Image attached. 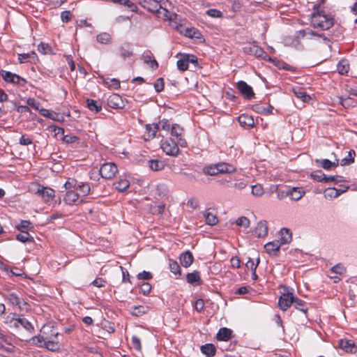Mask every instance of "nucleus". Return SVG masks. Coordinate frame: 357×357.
<instances>
[{"label": "nucleus", "mask_w": 357, "mask_h": 357, "mask_svg": "<svg viewBox=\"0 0 357 357\" xmlns=\"http://www.w3.org/2000/svg\"><path fill=\"white\" fill-rule=\"evenodd\" d=\"M311 22L315 28L328 30L333 25V19L324 13H317L312 15Z\"/></svg>", "instance_id": "f257e3e1"}, {"label": "nucleus", "mask_w": 357, "mask_h": 357, "mask_svg": "<svg viewBox=\"0 0 357 357\" xmlns=\"http://www.w3.org/2000/svg\"><path fill=\"white\" fill-rule=\"evenodd\" d=\"M6 323L9 324L10 327L18 328L19 326H21L30 333L34 332V328L30 321L24 317H17L15 314H13L11 318L10 316H8L6 318Z\"/></svg>", "instance_id": "f03ea898"}, {"label": "nucleus", "mask_w": 357, "mask_h": 357, "mask_svg": "<svg viewBox=\"0 0 357 357\" xmlns=\"http://www.w3.org/2000/svg\"><path fill=\"white\" fill-rule=\"evenodd\" d=\"M34 188L33 190L34 193L40 197L45 203L50 204L55 197V191L48 187H45L38 183H35L33 185Z\"/></svg>", "instance_id": "7ed1b4c3"}, {"label": "nucleus", "mask_w": 357, "mask_h": 357, "mask_svg": "<svg viewBox=\"0 0 357 357\" xmlns=\"http://www.w3.org/2000/svg\"><path fill=\"white\" fill-rule=\"evenodd\" d=\"M284 291L279 298L278 306L282 310L285 311L293 304L294 294L289 291L288 287H285Z\"/></svg>", "instance_id": "20e7f679"}, {"label": "nucleus", "mask_w": 357, "mask_h": 357, "mask_svg": "<svg viewBox=\"0 0 357 357\" xmlns=\"http://www.w3.org/2000/svg\"><path fill=\"white\" fill-rule=\"evenodd\" d=\"M160 146L167 155L176 156L179 153L178 144L171 138H167L165 140L162 141Z\"/></svg>", "instance_id": "39448f33"}, {"label": "nucleus", "mask_w": 357, "mask_h": 357, "mask_svg": "<svg viewBox=\"0 0 357 357\" xmlns=\"http://www.w3.org/2000/svg\"><path fill=\"white\" fill-rule=\"evenodd\" d=\"M50 333L47 335L45 347L48 350L55 351L59 349L60 345L59 341L55 340L59 333L54 330L50 329Z\"/></svg>", "instance_id": "423d86ee"}, {"label": "nucleus", "mask_w": 357, "mask_h": 357, "mask_svg": "<svg viewBox=\"0 0 357 357\" xmlns=\"http://www.w3.org/2000/svg\"><path fill=\"white\" fill-rule=\"evenodd\" d=\"M100 174L106 179L112 178L118 172L116 165L113 162L103 164L100 169Z\"/></svg>", "instance_id": "0eeeda50"}, {"label": "nucleus", "mask_w": 357, "mask_h": 357, "mask_svg": "<svg viewBox=\"0 0 357 357\" xmlns=\"http://www.w3.org/2000/svg\"><path fill=\"white\" fill-rule=\"evenodd\" d=\"M139 3L145 9L153 13L160 8V5H165L166 0H138Z\"/></svg>", "instance_id": "6e6552de"}, {"label": "nucleus", "mask_w": 357, "mask_h": 357, "mask_svg": "<svg viewBox=\"0 0 357 357\" xmlns=\"http://www.w3.org/2000/svg\"><path fill=\"white\" fill-rule=\"evenodd\" d=\"M183 129L178 124L172 126L170 134L177 139V143L182 147L186 146L187 142L183 137Z\"/></svg>", "instance_id": "1a4fd4ad"}, {"label": "nucleus", "mask_w": 357, "mask_h": 357, "mask_svg": "<svg viewBox=\"0 0 357 357\" xmlns=\"http://www.w3.org/2000/svg\"><path fill=\"white\" fill-rule=\"evenodd\" d=\"M51 328L50 326H44L41 330L43 335L34 336L31 338V342L33 344L39 347H45L47 335L49 332L47 331Z\"/></svg>", "instance_id": "9d476101"}, {"label": "nucleus", "mask_w": 357, "mask_h": 357, "mask_svg": "<svg viewBox=\"0 0 357 357\" xmlns=\"http://www.w3.org/2000/svg\"><path fill=\"white\" fill-rule=\"evenodd\" d=\"M237 89L247 99H252L255 97L252 88L244 81H239L237 83Z\"/></svg>", "instance_id": "9b49d317"}, {"label": "nucleus", "mask_w": 357, "mask_h": 357, "mask_svg": "<svg viewBox=\"0 0 357 357\" xmlns=\"http://www.w3.org/2000/svg\"><path fill=\"white\" fill-rule=\"evenodd\" d=\"M245 52L250 55H254L257 57H261L264 55H265L264 56L265 59L268 58V60H271V58L266 54L264 50L261 47L255 45H251L250 47H245Z\"/></svg>", "instance_id": "f8f14e48"}, {"label": "nucleus", "mask_w": 357, "mask_h": 357, "mask_svg": "<svg viewBox=\"0 0 357 357\" xmlns=\"http://www.w3.org/2000/svg\"><path fill=\"white\" fill-rule=\"evenodd\" d=\"M119 55L123 59L126 60L127 58H130L133 56V50L131 44L126 43L121 45L119 49Z\"/></svg>", "instance_id": "ddd939ff"}, {"label": "nucleus", "mask_w": 357, "mask_h": 357, "mask_svg": "<svg viewBox=\"0 0 357 357\" xmlns=\"http://www.w3.org/2000/svg\"><path fill=\"white\" fill-rule=\"evenodd\" d=\"M339 347L346 351L347 352H350L351 354H354L357 351V348L355 345V343L351 340L342 339L339 342Z\"/></svg>", "instance_id": "4468645a"}, {"label": "nucleus", "mask_w": 357, "mask_h": 357, "mask_svg": "<svg viewBox=\"0 0 357 357\" xmlns=\"http://www.w3.org/2000/svg\"><path fill=\"white\" fill-rule=\"evenodd\" d=\"M164 5H160V8L153 12L156 14L157 17L163 20H174L175 14L169 12L167 9L164 8Z\"/></svg>", "instance_id": "2eb2a0df"}, {"label": "nucleus", "mask_w": 357, "mask_h": 357, "mask_svg": "<svg viewBox=\"0 0 357 357\" xmlns=\"http://www.w3.org/2000/svg\"><path fill=\"white\" fill-rule=\"evenodd\" d=\"M281 245L282 244L279 241H273L267 243L264 245V249L266 250V252L268 253L269 255L276 256L278 255L280 251V248Z\"/></svg>", "instance_id": "dca6fc26"}, {"label": "nucleus", "mask_w": 357, "mask_h": 357, "mask_svg": "<svg viewBox=\"0 0 357 357\" xmlns=\"http://www.w3.org/2000/svg\"><path fill=\"white\" fill-rule=\"evenodd\" d=\"M238 121L240 125L245 128H250L255 126L253 117L248 114H241L238 116Z\"/></svg>", "instance_id": "f3484780"}, {"label": "nucleus", "mask_w": 357, "mask_h": 357, "mask_svg": "<svg viewBox=\"0 0 357 357\" xmlns=\"http://www.w3.org/2000/svg\"><path fill=\"white\" fill-rule=\"evenodd\" d=\"M107 105L112 108H121L123 107L121 97L118 94H113L110 96L107 99Z\"/></svg>", "instance_id": "a211bd4d"}, {"label": "nucleus", "mask_w": 357, "mask_h": 357, "mask_svg": "<svg viewBox=\"0 0 357 357\" xmlns=\"http://www.w3.org/2000/svg\"><path fill=\"white\" fill-rule=\"evenodd\" d=\"M179 259L181 265L188 268L192 264L194 257L190 251H186L181 255Z\"/></svg>", "instance_id": "6ab92c4d"}, {"label": "nucleus", "mask_w": 357, "mask_h": 357, "mask_svg": "<svg viewBox=\"0 0 357 357\" xmlns=\"http://www.w3.org/2000/svg\"><path fill=\"white\" fill-rule=\"evenodd\" d=\"M255 234L259 238L264 237L265 236L267 235L268 225H267L266 221H265V220L260 221L257 224V225L255 229Z\"/></svg>", "instance_id": "aec40b11"}, {"label": "nucleus", "mask_w": 357, "mask_h": 357, "mask_svg": "<svg viewBox=\"0 0 357 357\" xmlns=\"http://www.w3.org/2000/svg\"><path fill=\"white\" fill-rule=\"evenodd\" d=\"M216 164L219 174H230L236 172V167L231 164L226 162H219Z\"/></svg>", "instance_id": "412c9836"}, {"label": "nucleus", "mask_w": 357, "mask_h": 357, "mask_svg": "<svg viewBox=\"0 0 357 357\" xmlns=\"http://www.w3.org/2000/svg\"><path fill=\"white\" fill-rule=\"evenodd\" d=\"M159 130L158 124H148L146 126V134L144 135L145 139H150L155 136L157 131Z\"/></svg>", "instance_id": "4be33fe9"}, {"label": "nucleus", "mask_w": 357, "mask_h": 357, "mask_svg": "<svg viewBox=\"0 0 357 357\" xmlns=\"http://www.w3.org/2000/svg\"><path fill=\"white\" fill-rule=\"evenodd\" d=\"M231 330L227 328H221L217 334V339L220 341H227L231 338Z\"/></svg>", "instance_id": "5701e85b"}, {"label": "nucleus", "mask_w": 357, "mask_h": 357, "mask_svg": "<svg viewBox=\"0 0 357 357\" xmlns=\"http://www.w3.org/2000/svg\"><path fill=\"white\" fill-rule=\"evenodd\" d=\"M186 279L188 283L190 284H201L202 280L200 278L199 272L197 271H195L192 273H189L186 275Z\"/></svg>", "instance_id": "b1692460"}, {"label": "nucleus", "mask_w": 357, "mask_h": 357, "mask_svg": "<svg viewBox=\"0 0 357 357\" xmlns=\"http://www.w3.org/2000/svg\"><path fill=\"white\" fill-rule=\"evenodd\" d=\"M79 195L73 191L68 190L64 197L63 201L68 205H73L76 201L78 200Z\"/></svg>", "instance_id": "393cba45"}, {"label": "nucleus", "mask_w": 357, "mask_h": 357, "mask_svg": "<svg viewBox=\"0 0 357 357\" xmlns=\"http://www.w3.org/2000/svg\"><path fill=\"white\" fill-rule=\"evenodd\" d=\"M280 233L281 238H280V241H279L280 242V243L282 245L289 243L291 241V239H292L291 232L289 229L282 228L280 230Z\"/></svg>", "instance_id": "a878e982"}, {"label": "nucleus", "mask_w": 357, "mask_h": 357, "mask_svg": "<svg viewBox=\"0 0 357 357\" xmlns=\"http://www.w3.org/2000/svg\"><path fill=\"white\" fill-rule=\"evenodd\" d=\"M148 164L150 169L155 172L163 169L165 166V162L160 160H150Z\"/></svg>", "instance_id": "bb28decb"}, {"label": "nucleus", "mask_w": 357, "mask_h": 357, "mask_svg": "<svg viewBox=\"0 0 357 357\" xmlns=\"http://www.w3.org/2000/svg\"><path fill=\"white\" fill-rule=\"evenodd\" d=\"M287 194L292 200H299L304 195L305 192L300 188H293Z\"/></svg>", "instance_id": "cd10ccee"}, {"label": "nucleus", "mask_w": 357, "mask_h": 357, "mask_svg": "<svg viewBox=\"0 0 357 357\" xmlns=\"http://www.w3.org/2000/svg\"><path fill=\"white\" fill-rule=\"evenodd\" d=\"M293 91L295 96L304 102H307L310 99V96L301 87L294 88Z\"/></svg>", "instance_id": "c85d7f7f"}, {"label": "nucleus", "mask_w": 357, "mask_h": 357, "mask_svg": "<svg viewBox=\"0 0 357 357\" xmlns=\"http://www.w3.org/2000/svg\"><path fill=\"white\" fill-rule=\"evenodd\" d=\"M294 305V307L297 310H301L305 314L307 313V307H306V303L296 296H294V302L293 304Z\"/></svg>", "instance_id": "c756f323"}, {"label": "nucleus", "mask_w": 357, "mask_h": 357, "mask_svg": "<svg viewBox=\"0 0 357 357\" xmlns=\"http://www.w3.org/2000/svg\"><path fill=\"white\" fill-rule=\"evenodd\" d=\"M115 188L119 192L126 191L130 186V182L126 178H120L117 182L114 183Z\"/></svg>", "instance_id": "7c9ffc66"}, {"label": "nucleus", "mask_w": 357, "mask_h": 357, "mask_svg": "<svg viewBox=\"0 0 357 357\" xmlns=\"http://www.w3.org/2000/svg\"><path fill=\"white\" fill-rule=\"evenodd\" d=\"M86 103L88 108L92 112H98L102 109L101 104L97 100L87 99Z\"/></svg>", "instance_id": "2f4dec72"}, {"label": "nucleus", "mask_w": 357, "mask_h": 357, "mask_svg": "<svg viewBox=\"0 0 357 357\" xmlns=\"http://www.w3.org/2000/svg\"><path fill=\"white\" fill-rule=\"evenodd\" d=\"M206 223L208 225H215L218 223V219L215 214L206 211L204 213Z\"/></svg>", "instance_id": "473e14b6"}, {"label": "nucleus", "mask_w": 357, "mask_h": 357, "mask_svg": "<svg viewBox=\"0 0 357 357\" xmlns=\"http://www.w3.org/2000/svg\"><path fill=\"white\" fill-rule=\"evenodd\" d=\"M355 155L356 153L354 150H350L349 151H348L347 157L341 160V165H349L353 163L354 162Z\"/></svg>", "instance_id": "72a5a7b5"}, {"label": "nucleus", "mask_w": 357, "mask_h": 357, "mask_svg": "<svg viewBox=\"0 0 357 357\" xmlns=\"http://www.w3.org/2000/svg\"><path fill=\"white\" fill-rule=\"evenodd\" d=\"M201 351L207 356H213L215 354V347L212 344H206L201 347Z\"/></svg>", "instance_id": "f704fd0d"}, {"label": "nucleus", "mask_w": 357, "mask_h": 357, "mask_svg": "<svg viewBox=\"0 0 357 357\" xmlns=\"http://www.w3.org/2000/svg\"><path fill=\"white\" fill-rule=\"evenodd\" d=\"M36 56V54L34 52H31L27 54H18V60L20 63H23L30 61L31 59H34Z\"/></svg>", "instance_id": "c9c22d12"}, {"label": "nucleus", "mask_w": 357, "mask_h": 357, "mask_svg": "<svg viewBox=\"0 0 357 357\" xmlns=\"http://www.w3.org/2000/svg\"><path fill=\"white\" fill-rule=\"evenodd\" d=\"M16 238L22 243L33 241V238L27 231H21V234L16 236Z\"/></svg>", "instance_id": "e433bc0d"}, {"label": "nucleus", "mask_w": 357, "mask_h": 357, "mask_svg": "<svg viewBox=\"0 0 357 357\" xmlns=\"http://www.w3.org/2000/svg\"><path fill=\"white\" fill-rule=\"evenodd\" d=\"M16 228L20 231H26V230L33 229V226L29 220H21Z\"/></svg>", "instance_id": "4c0bfd02"}, {"label": "nucleus", "mask_w": 357, "mask_h": 357, "mask_svg": "<svg viewBox=\"0 0 357 357\" xmlns=\"http://www.w3.org/2000/svg\"><path fill=\"white\" fill-rule=\"evenodd\" d=\"M349 66L347 61H340L337 66V72L341 75L346 74L349 70Z\"/></svg>", "instance_id": "58836bf2"}, {"label": "nucleus", "mask_w": 357, "mask_h": 357, "mask_svg": "<svg viewBox=\"0 0 357 357\" xmlns=\"http://www.w3.org/2000/svg\"><path fill=\"white\" fill-rule=\"evenodd\" d=\"M96 40L98 43L102 44H107L111 42L112 38L110 34L108 33L104 32L98 34L97 36Z\"/></svg>", "instance_id": "ea45409f"}, {"label": "nucleus", "mask_w": 357, "mask_h": 357, "mask_svg": "<svg viewBox=\"0 0 357 357\" xmlns=\"http://www.w3.org/2000/svg\"><path fill=\"white\" fill-rule=\"evenodd\" d=\"M17 74L13 73L9 71L2 70L1 72V75L3 80L6 82L13 83L15 82V77Z\"/></svg>", "instance_id": "a19ab883"}, {"label": "nucleus", "mask_w": 357, "mask_h": 357, "mask_svg": "<svg viewBox=\"0 0 357 357\" xmlns=\"http://www.w3.org/2000/svg\"><path fill=\"white\" fill-rule=\"evenodd\" d=\"M76 189L80 192L82 196H86L89 194L91 188L89 183H80L77 184Z\"/></svg>", "instance_id": "79ce46f5"}, {"label": "nucleus", "mask_w": 357, "mask_h": 357, "mask_svg": "<svg viewBox=\"0 0 357 357\" xmlns=\"http://www.w3.org/2000/svg\"><path fill=\"white\" fill-rule=\"evenodd\" d=\"M151 57V53L150 52H147L145 55V62L148 63L153 70H155L158 67V63L155 59H152Z\"/></svg>", "instance_id": "37998d69"}, {"label": "nucleus", "mask_w": 357, "mask_h": 357, "mask_svg": "<svg viewBox=\"0 0 357 357\" xmlns=\"http://www.w3.org/2000/svg\"><path fill=\"white\" fill-rule=\"evenodd\" d=\"M317 162H320V165L321 166L325 169H331V167H335L337 166L338 165V162H332L331 161H330L328 159H324V160H317L316 161Z\"/></svg>", "instance_id": "c03bdc74"}, {"label": "nucleus", "mask_w": 357, "mask_h": 357, "mask_svg": "<svg viewBox=\"0 0 357 357\" xmlns=\"http://www.w3.org/2000/svg\"><path fill=\"white\" fill-rule=\"evenodd\" d=\"M178 68L181 71H185L188 68V63L187 62L184 54L181 55V58L177 61L176 63Z\"/></svg>", "instance_id": "a18cd8bd"}, {"label": "nucleus", "mask_w": 357, "mask_h": 357, "mask_svg": "<svg viewBox=\"0 0 357 357\" xmlns=\"http://www.w3.org/2000/svg\"><path fill=\"white\" fill-rule=\"evenodd\" d=\"M169 266L172 273L174 275H181V268L176 261L170 259L169 261Z\"/></svg>", "instance_id": "49530a36"}, {"label": "nucleus", "mask_w": 357, "mask_h": 357, "mask_svg": "<svg viewBox=\"0 0 357 357\" xmlns=\"http://www.w3.org/2000/svg\"><path fill=\"white\" fill-rule=\"evenodd\" d=\"M339 99H340V101H339L340 104L342 105L345 108L354 106L355 101L351 98L340 97Z\"/></svg>", "instance_id": "de8ad7c7"}, {"label": "nucleus", "mask_w": 357, "mask_h": 357, "mask_svg": "<svg viewBox=\"0 0 357 357\" xmlns=\"http://www.w3.org/2000/svg\"><path fill=\"white\" fill-rule=\"evenodd\" d=\"M185 35L191 38H199L201 35L199 31L195 28H186Z\"/></svg>", "instance_id": "09e8293b"}, {"label": "nucleus", "mask_w": 357, "mask_h": 357, "mask_svg": "<svg viewBox=\"0 0 357 357\" xmlns=\"http://www.w3.org/2000/svg\"><path fill=\"white\" fill-rule=\"evenodd\" d=\"M217 164H215L204 167V172L207 175L215 176L219 174Z\"/></svg>", "instance_id": "8fccbe9b"}, {"label": "nucleus", "mask_w": 357, "mask_h": 357, "mask_svg": "<svg viewBox=\"0 0 357 357\" xmlns=\"http://www.w3.org/2000/svg\"><path fill=\"white\" fill-rule=\"evenodd\" d=\"M326 176L321 171L314 172L310 174L314 180L323 183L326 182Z\"/></svg>", "instance_id": "3c124183"}, {"label": "nucleus", "mask_w": 357, "mask_h": 357, "mask_svg": "<svg viewBox=\"0 0 357 357\" xmlns=\"http://www.w3.org/2000/svg\"><path fill=\"white\" fill-rule=\"evenodd\" d=\"M104 82L109 88L116 89L120 87L119 80L115 78L105 79Z\"/></svg>", "instance_id": "603ef678"}, {"label": "nucleus", "mask_w": 357, "mask_h": 357, "mask_svg": "<svg viewBox=\"0 0 357 357\" xmlns=\"http://www.w3.org/2000/svg\"><path fill=\"white\" fill-rule=\"evenodd\" d=\"M252 194L256 197H260L264 193V190L261 185L256 184L251 186Z\"/></svg>", "instance_id": "864d4df0"}, {"label": "nucleus", "mask_w": 357, "mask_h": 357, "mask_svg": "<svg viewBox=\"0 0 357 357\" xmlns=\"http://www.w3.org/2000/svg\"><path fill=\"white\" fill-rule=\"evenodd\" d=\"M340 195V192L335 188H327L324 192V196L326 198H336Z\"/></svg>", "instance_id": "5fc2aeb1"}, {"label": "nucleus", "mask_w": 357, "mask_h": 357, "mask_svg": "<svg viewBox=\"0 0 357 357\" xmlns=\"http://www.w3.org/2000/svg\"><path fill=\"white\" fill-rule=\"evenodd\" d=\"M8 299L12 305L18 306L20 309L22 308L20 306V300L15 294H10L8 296Z\"/></svg>", "instance_id": "6e6d98bb"}, {"label": "nucleus", "mask_w": 357, "mask_h": 357, "mask_svg": "<svg viewBox=\"0 0 357 357\" xmlns=\"http://www.w3.org/2000/svg\"><path fill=\"white\" fill-rule=\"evenodd\" d=\"M259 263V258H257V263H255L254 260L249 257L245 264V266L248 269H250L251 271H256Z\"/></svg>", "instance_id": "4d7b16f0"}, {"label": "nucleus", "mask_w": 357, "mask_h": 357, "mask_svg": "<svg viewBox=\"0 0 357 357\" xmlns=\"http://www.w3.org/2000/svg\"><path fill=\"white\" fill-rule=\"evenodd\" d=\"M236 223L237 225L244 227L245 228H248L250 226V220L245 216L238 218L236 220Z\"/></svg>", "instance_id": "13d9d810"}, {"label": "nucleus", "mask_w": 357, "mask_h": 357, "mask_svg": "<svg viewBox=\"0 0 357 357\" xmlns=\"http://www.w3.org/2000/svg\"><path fill=\"white\" fill-rule=\"evenodd\" d=\"M38 51L45 54L51 51V47L47 43H40L38 45Z\"/></svg>", "instance_id": "bf43d9fd"}, {"label": "nucleus", "mask_w": 357, "mask_h": 357, "mask_svg": "<svg viewBox=\"0 0 357 357\" xmlns=\"http://www.w3.org/2000/svg\"><path fill=\"white\" fill-rule=\"evenodd\" d=\"M331 271L338 275H342L345 273L346 270L342 264H338L332 267Z\"/></svg>", "instance_id": "052dcab7"}, {"label": "nucleus", "mask_w": 357, "mask_h": 357, "mask_svg": "<svg viewBox=\"0 0 357 357\" xmlns=\"http://www.w3.org/2000/svg\"><path fill=\"white\" fill-rule=\"evenodd\" d=\"M19 143L23 146L30 145L33 143L32 139L28 135H23L21 136L19 140Z\"/></svg>", "instance_id": "680f3d73"}, {"label": "nucleus", "mask_w": 357, "mask_h": 357, "mask_svg": "<svg viewBox=\"0 0 357 357\" xmlns=\"http://www.w3.org/2000/svg\"><path fill=\"white\" fill-rule=\"evenodd\" d=\"M154 88L157 92H161L164 89V79L158 78L154 84Z\"/></svg>", "instance_id": "e2e57ef3"}, {"label": "nucleus", "mask_w": 357, "mask_h": 357, "mask_svg": "<svg viewBox=\"0 0 357 357\" xmlns=\"http://www.w3.org/2000/svg\"><path fill=\"white\" fill-rule=\"evenodd\" d=\"M73 17V15L70 10H65L61 13V18L63 22L66 23L69 22Z\"/></svg>", "instance_id": "0e129e2a"}, {"label": "nucleus", "mask_w": 357, "mask_h": 357, "mask_svg": "<svg viewBox=\"0 0 357 357\" xmlns=\"http://www.w3.org/2000/svg\"><path fill=\"white\" fill-rule=\"evenodd\" d=\"M140 291L143 293V294L146 295L150 293L151 290V286L148 282H143L140 287H139Z\"/></svg>", "instance_id": "69168bd1"}, {"label": "nucleus", "mask_w": 357, "mask_h": 357, "mask_svg": "<svg viewBox=\"0 0 357 357\" xmlns=\"http://www.w3.org/2000/svg\"><path fill=\"white\" fill-rule=\"evenodd\" d=\"M158 125L159 126V130L161 129L163 130L171 131L172 126L167 120H162L160 121L159 124Z\"/></svg>", "instance_id": "338daca9"}, {"label": "nucleus", "mask_w": 357, "mask_h": 357, "mask_svg": "<svg viewBox=\"0 0 357 357\" xmlns=\"http://www.w3.org/2000/svg\"><path fill=\"white\" fill-rule=\"evenodd\" d=\"M152 277H153V275L150 272H147L145 271H144L142 273H139L137 275V278L139 280H149L151 279Z\"/></svg>", "instance_id": "774afa93"}]
</instances>
